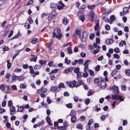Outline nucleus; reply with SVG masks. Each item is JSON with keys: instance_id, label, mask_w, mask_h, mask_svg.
Listing matches in <instances>:
<instances>
[{"instance_id": "cd10ccee", "label": "nucleus", "mask_w": 130, "mask_h": 130, "mask_svg": "<svg viewBox=\"0 0 130 130\" xmlns=\"http://www.w3.org/2000/svg\"><path fill=\"white\" fill-rule=\"evenodd\" d=\"M61 87H62L63 88H66V87L64 86V84L62 83H60L58 86L59 88H60Z\"/></svg>"}, {"instance_id": "423d86ee", "label": "nucleus", "mask_w": 130, "mask_h": 130, "mask_svg": "<svg viewBox=\"0 0 130 130\" xmlns=\"http://www.w3.org/2000/svg\"><path fill=\"white\" fill-rule=\"evenodd\" d=\"M89 18L91 22H92L94 18L96 19L97 18V16L96 14H94L93 12H90L89 14Z\"/></svg>"}, {"instance_id": "f8f14e48", "label": "nucleus", "mask_w": 130, "mask_h": 130, "mask_svg": "<svg viewBox=\"0 0 130 130\" xmlns=\"http://www.w3.org/2000/svg\"><path fill=\"white\" fill-rule=\"evenodd\" d=\"M50 90L52 92H57L58 91V87L57 86L52 87Z\"/></svg>"}, {"instance_id": "4d7b16f0", "label": "nucleus", "mask_w": 130, "mask_h": 130, "mask_svg": "<svg viewBox=\"0 0 130 130\" xmlns=\"http://www.w3.org/2000/svg\"><path fill=\"white\" fill-rule=\"evenodd\" d=\"M79 19L81 20L82 22H83L85 19L83 15L79 16Z\"/></svg>"}, {"instance_id": "dca6fc26", "label": "nucleus", "mask_w": 130, "mask_h": 130, "mask_svg": "<svg viewBox=\"0 0 130 130\" xmlns=\"http://www.w3.org/2000/svg\"><path fill=\"white\" fill-rule=\"evenodd\" d=\"M62 22L64 25H66L69 23V20L67 19V18L64 17L62 21Z\"/></svg>"}, {"instance_id": "864d4df0", "label": "nucleus", "mask_w": 130, "mask_h": 130, "mask_svg": "<svg viewBox=\"0 0 130 130\" xmlns=\"http://www.w3.org/2000/svg\"><path fill=\"white\" fill-rule=\"evenodd\" d=\"M17 76L15 75H13L11 76V78L13 80H15L17 79Z\"/></svg>"}, {"instance_id": "5fc2aeb1", "label": "nucleus", "mask_w": 130, "mask_h": 130, "mask_svg": "<svg viewBox=\"0 0 130 130\" xmlns=\"http://www.w3.org/2000/svg\"><path fill=\"white\" fill-rule=\"evenodd\" d=\"M100 68V66L99 65H97L95 68V70L96 71H99Z\"/></svg>"}, {"instance_id": "f03ea898", "label": "nucleus", "mask_w": 130, "mask_h": 130, "mask_svg": "<svg viewBox=\"0 0 130 130\" xmlns=\"http://www.w3.org/2000/svg\"><path fill=\"white\" fill-rule=\"evenodd\" d=\"M88 33L85 31H84L82 32L81 36H80L79 38L82 42L86 41L88 37Z\"/></svg>"}, {"instance_id": "052dcab7", "label": "nucleus", "mask_w": 130, "mask_h": 130, "mask_svg": "<svg viewBox=\"0 0 130 130\" xmlns=\"http://www.w3.org/2000/svg\"><path fill=\"white\" fill-rule=\"evenodd\" d=\"M126 87L124 85H122V86L121 88L122 90L123 91H125L126 90Z\"/></svg>"}, {"instance_id": "2eb2a0df", "label": "nucleus", "mask_w": 130, "mask_h": 130, "mask_svg": "<svg viewBox=\"0 0 130 130\" xmlns=\"http://www.w3.org/2000/svg\"><path fill=\"white\" fill-rule=\"evenodd\" d=\"M46 121L48 123V124L52 126L53 124L51 122V119L50 117L48 116H47L46 117Z\"/></svg>"}, {"instance_id": "9d476101", "label": "nucleus", "mask_w": 130, "mask_h": 130, "mask_svg": "<svg viewBox=\"0 0 130 130\" xmlns=\"http://www.w3.org/2000/svg\"><path fill=\"white\" fill-rule=\"evenodd\" d=\"M114 93L117 94L119 92V88L118 87L114 85L112 88Z\"/></svg>"}, {"instance_id": "6e6552de", "label": "nucleus", "mask_w": 130, "mask_h": 130, "mask_svg": "<svg viewBox=\"0 0 130 130\" xmlns=\"http://www.w3.org/2000/svg\"><path fill=\"white\" fill-rule=\"evenodd\" d=\"M48 91L47 89L43 86L38 90V92L39 93L42 92L43 93H46Z\"/></svg>"}, {"instance_id": "8fccbe9b", "label": "nucleus", "mask_w": 130, "mask_h": 130, "mask_svg": "<svg viewBox=\"0 0 130 130\" xmlns=\"http://www.w3.org/2000/svg\"><path fill=\"white\" fill-rule=\"evenodd\" d=\"M76 127L78 129H82V126L81 124H78L76 125Z\"/></svg>"}, {"instance_id": "b1692460", "label": "nucleus", "mask_w": 130, "mask_h": 130, "mask_svg": "<svg viewBox=\"0 0 130 130\" xmlns=\"http://www.w3.org/2000/svg\"><path fill=\"white\" fill-rule=\"evenodd\" d=\"M21 51V50H18L17 51V52L15 53V54L14 55L13 57V60L15 58L16 56L18 55V54Z\"/></svg>"}, {"instance_id": "4c0bfd02", "label": "nucleus", "mask_w": 130, "mask_h": 130, "mask_svg": "<svg viewBox=\"0 0 130 130\" xmlns=\"http://www.w3.org/2000/svg\"><path fill=\"white\" fill-rule=\"evenodd\" d=\"M88 7L89 9L91 10L94 9L95 8V6L94 5L91 6L89 5L88 6Z\"/></svg>"}, {"instance_id": "e433bc0d", "label": "nucleus", "mask_w": 130, "mask_h": 130, "mask_svg": "<svg viewBox=\"0 0 130 130\" xmlns=\"http://www.w3.org/2000/svg\"><path fill=\"white\" fill-rule=\"evenodd\" d=\"M41 67V65H36L34 67V69L35 70H37L39 69Z\"/></svg>"}, {"instance_id": "ddd939ff", "label": "nucleus", "mask_w": 130, "mask_h": 130, "mask_svg": "<svg viewBox=\"0 0 130 130\" xmlns=\"http://www.w3.org/2000/svg\"><path fill=\"white\" fill-rule=\"evenodd\" d=\"M58 5L57 4H55L54 3H51L50 5V6L51 9L53 10H55L57 9Z\"/></svg>"}, {"instance_id": "c9c22d12", "label": "nucleus", "mask_w": 130, "mask_h": 130, "mask_svg": "<svg viewBox=\"0 0 130 130\" xmlns=\"http://www.w3.org/2000/svg\"><path fill=\"white\" fill-rule=\"evenodd\" d=\"M65 62L67 64H69L70 62V60H68V58L66 57L65 59Z\"/></svg>"}, {"instance_id": "bf43d9fd", "label": "nucleus", "mask_w": 130, "mask_h": 130, "mask_svg": "<svg viewBox=\"0 0 130 130\" xmlns=\"http://www.w3.org/2000/svg\"><path fill=\"white\" fill-rule=\"evenodd\" d=\"M6 103V101L5 100H4L2 103V106L4 107L5 106Z\"/></svg>"}, {"instance_id": "bb28decb", "label": "nucleus", "mask_w": 130, "mask_h": 130, "mask_svg": "<svg viewBox=\"0 0 130 130\" xmlns=\"http://www.w3.org/2000/svg\"><path fill=\"white\" fill-rule=\"evenodd\" d=\"M17 79L19 81H23L24 80V78L21 75L19 76H18Z\"/></svg>"}, {"instance_id": "f3484780", "label": "nucleus", "mask_w": 130, "mask_h": 130, "mask_svg": "<svg viewBox=\"0 0 130 130\" xmlns=\"http://www.w3.org/2000/svg\"><path fill=\"white\" fill-rule=\"evenodd\" d=\"M34 56V57H33L32 58H31L30 59V61H34L35 62H36L37 59V56H35V55H32Z\"/></svg>"}, {"instance_id": "c85d7f7f", "label": "nucleus", "mask_w": 130, "mask_h": 130, "mask_svg": "<svg viewBox=\"0 0 130 130\" xmlns=\"http://www.w3.org/2000/svg\"><path fill=\"white\" fill-rule=\"evenodd\" d=\"M118 71L116 69H115L113 70L111 72V74L112 76L115 75Z\"/></svg>"}, {"instance_id": "473e14b6", "label": "nucleus", "mask_w": 130, "mask_h": 130, "mask_svg": "<svg viewBox=\"0 0 130 130\" xmlns=\"http://www.w3.org/2000/svg\"><path fill=\"white\" fill-rule=\"evenodd\" d=\"M100 80H99L98 78H95L94 80V82L95 84H98V83L99 82Z\"/></svg>"}, {"instance_id": "39448f33", "label": "nucleus", "mask_w": 130, "mask_h": 130, "mask_svg": "<svg viewBox=\"0 0 130 130\" xmlns=\"http://www.w3.org/2000/svg\"><path fill=\"white\" fill-rule=\"evenodd\" d=\"M80 30L78 29L75 30L73 34V37L76 38H79L80 36Z\"/></svg>"}, {"instance_id": "c756f323", "label": "nucleus", "mask_w": 130, "mask_h": 130, "mask_svg": "<svg viewBox=\"0 0 130 130\" xmlns=\"http://www.w3.org/2000/svg\"><path fill=\"white\" fill-rule=\"evenodd\" d=\"M76 61H77V63L80 64H82L83 62V60L82 59H79L78 60H76Z\"/></svg>"}, {"instance_id": "774afa93", "label": "nucleus", "mask_w": 130, "mask_h": 130, "mask_svg": "<svg viewBox=\"0 0 130 130\" xmlns=\"http://www.w3.org/2000/svg\"><path fill=\"white\" fill-rule=\"evenodd\" d=\"M114 58H115L117 59H118L120 57L119 56L118 54H115L113 55Z\"/></svg>"}, {"instance_id": "ea45409f", "label": "nucleus", "mask_w": 130, "mask_h": 130, "mask_svg": "<svg viewBox=\"0 0 130 130\" xmlns=\"http://www.w3.org/2000/svg\"><path fill=\"white\" fill-rule=\"evenodd\" d=\"M95 35L93 33L91 34L89 36V38L90 40H92L94 37Z\"/></svg>"}, {"instance_id": "58836bf2", "label": "nucleus", "mask_w": 130, "mask_h": 130, "mask_svg": "<svg viewBox=\"0 0 130 130\" xmlns=\"http://www.w3.org/2000/svg\"><path fill=\"white\" fill-rule=\"evenodd\" d=\"M125 74L127 75L130 76V70L127 69L125 71Z\"/></svg>"}, {"instance_id": "a211bd4d", "label": "nucleus", "mask_w": 130, "mask_h": 130, "mask_svg": "<svg viewBox=\"0 0 130 130\" xmlns=\"http://www.w3.org/2000/svg\"><path fill=\"white\" fill-rule=\"evenodd\" d=\"M113 42V40L111 39H107L106 41V43L107 44H111Z\"/></svg>"}, {"instance_id": "680f3d73", "label": "nucleus", "mask_w": 130, "mask_h": 130, "mask_svg": "<svg viewBox=\"0 0 130 130\" xmlns=\"http://www.w3.org/2000/svg\"><path fill=\"white\" fill-rule=\"evenodd\" d=\"M26 87V86L24 84H21L20 86V87L21 88H25Z\"/></svg>"}, {"instance_id": "c03bdc74", "label": "nucleus", "mask_w": 130, "mask_h": 130, "mask_svg": "<svg viewBox=\"0 0 130 130\" xmlns=\"http://www.w3.org/2000/svg\"><path fill=\"white\" fill-rule=\"evenodd\" d=\"M67 50H68V53L70 54L72 53V48L71 47H69L67 48Z\"/></svg>"}, {"instance_id": "de8ad7c7", "label": "nucleus", "mask_w": 130, "mask_h": 130, "mask_svg": "<svg viewBox=\"0 0 130 130\" xmlns=\"http://www.w3.org/2000/svg\"><path fill=\"white\" fill-rule=\"evenodd\" d=\"M114 51H115V52L117 53H119L120 52V50L119 49V48L118 47H116L115 48L114 50Z\"/></svg>"}, {"instance_id": "72a5a7b5", "label": "nucleus", "mask_w": 130, "mask_h": 130, "mask_svg": "<svg viewBox=\"0 0 130 130\" xmlns=\"http://www.w3.org/2000/svg\"><path fill=\"white\" fill-rule=\"evenodd\" d=\"M75 112L74 110H72L71 111V112L70 114V115L71 116H75L74 115H75Z\"/></svg>"}, {"instance_id": "393cba45", "label": "nucleus", "mask_w": 130, "mask_h": 130, "mask_svg": "<svg viewBox=\"0 0 130 130\" xmlns=\"http://www.w3.org/2000/svg\"><path fill=\"white\" fill-rule=\"evenodd\" d=\"M38 39L37 38H33L31 40V43L33 44H36L37 42Z\"/></svg>"}, {"instance_id": "49530a36", "label": "nucleus", "mask_w": 130, "mask_h": 130, "mask_svg": "<svg viewBox=\"0 0 130 130\" xmlns=\"http://www.w3.org/2000/svg\"><path fill=\"white\" fill-rule=\"evenodd\" d=\"M21 35V34L19 32H18V34L15 35V36H14V37H13V39H14L16 38H17L18 37L20 36Z\"/></svg>"}, {"instance_id": "603ef678", "label": "nucleus", "mask_w": 130, "mask_h": 130, "mask_svg": "<svg viewBox=\"0 0 130 130\" xmlns=\"http://www.w3.org/2000/svg\"><path fill=\"white\" fill-rule=\"evenodd\" d=\"M93 46L95 48L97 49H99L100 48V47L96 43H94L93 44Z\"/></svg>"}, {"instance_id": "2f4dec72", "label": "nucleus", "mask_w": 130, "mask_h": 130, "mask_svg": "<svg viewBox=\"0 0 130 130\" xmlns=\"http://www.w3.org/2000/svg\"><path fill=\"white\" fill-rule=\"evenodd\" d=\"M58 70V69H55L54 70H52L50 73V75H51L52 74L57 73Z\"/></svg>"}, {"instance_id": "0e129e2a", "label": "nucleus", "mask_w": 130, "mask_h": 130, "mask_svg": "<svg viewBox=\"0 0 130 130\" xmlns=\"http://www.w3.org/2000/svg\"><path fill=\"white\" fill-rule=\"evenodd\" d=\"M99 25H95L94 27V30L95 31L98 30L99 28Z\"/></svg>"}, {"instance_id": "09e8293b", "label": "nucleus", "mask_w": 130, "mask_h": 130, "mask_svg": "<svg viewBox=\"0 0 130 130\" xmlns=\"http://www.w3.org/2000/svg\"><path fill=\"white\" fill-rule=\"evenodd\" d=\"M79 68L77 67L76 68H75L74 70V73H78L79 72Z\"/></svg>"}, {"instance_id": "3c124183", "label": "nucleus", "mask_w": 130, "mask_h": 130, "mask_svg": "<svg viewBox=\"0 0 130 130\" xmlns=\"http://www.w3.org/2000/svg\"><path fill=\"white\" fill-rule=\"evenodd\" d=\"M90 102V100L89 98L87 99L85 101V104L86 105H88Z\"/></svg>"}, {"instance_id": "f704fd0d", "label": "nucleus", "mask_w": 130, "mask_h": 130, "mask_svg": "<svg viewBox=\"0 0 130 130\" xmlns=\"http://www.w3.org/2000/svg\"><path fill=\"white\" fill-rule=\"evenodd\" d=\"M92 123H93V121L92 119L90 120H89L88 124V128L89 129H90V127L89 126V125H91Z\"/></svg>"}, {"instance_id": "9b49d317", "label": "nucleus", "mask_w": 130, "mask_h": 130, "mask_svg": "<svg viewBox=\"0 0 130 130\" xmlns=\"http://www.w3.org/2000/svg\"><path fill=\"white\" fill-rule=\"evenodd\" d=\"M10 107L11 114V115L14 114L15 113V107L13 105Z\"/></svg>"}, {"instance_id": "6e6d98bb", "label": "nucleus", "mask_w": 130, "mask_h": 130, "mask_svg": "<svg viewBox=\"0 0 130 130\" xmlns=\"http://www.w3.org/2000/svg\"><path fill=\"white\" fill-rule=\"evenodd\" d=\"M77 77L78 78H80L82 76V73L80 72H79L77 73Z\"/></svg>"}, {"instance_id": "13d9d810", "label": "nucleus", "mask_w": 130, "mask_h": 130, "mask_svg": "<svg viewBox=\"0 0 130 130\" xmlns=\"http://www.w3.org/2000/svg\"><path fill=\"white\" fill-rule=\"evenodd\" d=\"M74 100L75 102H77L78 100V98L77 96H75L73 97Z\"/></svg>"}, {"instance_id": "6ab92c4d", "label": "nucleus", "mask_w": 130, "mask_h": 130, "mask_svg": "<svg viewBox=\"0 0 130 130\" xmlns=\"http://www.w3.org/2000/svg\"><path fill=\"white\" fill-rule=\"evenodd\" d=\"M108 117V115H102L100 117L101 120L102 121H103L105 120V118Z\"/></svg>"}, {"instance_id": "a18cd8bd", "label": "nucleus", "mask_w": 130, "mask_h": 130, "mask_svg": "<svg viewBox=\"0 0 130 130\" xmlns=\"http://www.w3.org/2000/svg\"><path fill=\"white\" fill-rule=\"evenodd\" d=\"M25 27L27 29H29L30 27V25L28 23H26L24 25Z\"/></svg>"}, {"instance_id": "7c9ffc66", "label": "nucleus", "mask_w": 130, "mask_h": 130, "mask_svg": "<svg viewBox=\"0 0 130 130\" xmlns=\"http://www.w3.org/2000/svg\"><path fill=\"white\" fill-rule=\"evenodd\" d=\"M57 128L60 130H66L67 129L66 127H64L63 126H58Z\"/></svg>"}, {"instance_id": "a19ab883", "label": "nucleus", "mask_w": 130, "mask_h": 130, "mask_svg": "<svg viewBox=\"0 0 130 130\" xmlns=\"http://www.w3.org/2000/svg\"><path fill=\"white\" fill-rule=\"evenodd\" d=\"M67 107L68 108H72V105L71 103H69L66 105Z\"/></svg>"}, {"instance_id": "20e7f679", "label": "nucleus", "mask_w": 130, "mask_h": 130, "mask_svg": "<svg viewBox=\"0 0 130 130\" xmlns=\"http://www.w3.org/2000/svg\"><path fill=\"white\" fill-rule=\"evenodd\" d=\"M122 96H120L118 95H112L111 98L112 99L116 100H120L121 101H124V99L123 98H122Z\"/></svg>"}, {"instance_id": "79ce46f5", "label": "nucleus", "mask_w": 130, "mask_h": 130, "mask_svg": "<svg viewBox=\"0 0 130 130\" xmlns=\"http://www.w3.org/2000/svg\"><path fill=\"white\" fill-rule=\"evenodd\" d=\"M41 104L42 106H44V107L46 108H48L47 104H46L44 103L43 102H42L41 103Z\"/></svg>"}, {"instance_id": "a878e982", "label": "nucleus", "mask_w": 130, "mask_h": 130, "mask_svg": "<svg viewBox=\"0 0 130 130\" xmlns=\"http://www.w3.org/2000/svg\"><path fill=\"white\" fill-rule=\"evenodd\" d=\"M71 120L72 122L73 123L76 120V118L75 116H72L71 118Z\"/></svg>"}, {"instance_id": "412c9836", "label": "nucleus", "mask_w": 130, "mask_h": 130, "mask_svg": "<svg viewBox=\"0 0 130 130\" xmlns=\"http://www.w3.org/2000/svg\"><path fill=\"white\" fill-rule=\"evenodd\" d=\"M124 45H126L125 42L124 41H121L119 43V46L120 47H122Z\"/></svg>"}, {"instance_id": "7ed1b4c3", "label": "nucleus", "mask_w": 130, "mask_h": 130, "mask_svg": "<svg viewBox=\"0 0 130 130\" xmlns=\"http://www.w3.org/2000/svg\"><path fill=\"white\" fill-rule=\"evenodd\" d=\"M67 85L70 88H73L74 87H77L79 86L78 83L75 80H73L70 82H67Z\"/></svg>"}, {"instance_id": "5701e85b", "label": "nucleus", "mask_w": 130, "mask_h": 130, "mask_svg": "<svg viewBox=\"0 0 130 130\" xmlns=\"http://www.w3.org/2000/svg\"><path fill=\"white\" fill-rule=\"evenodd\" d=\"M47 62L45 60H40L39 63L41 64V65H44Z\"/></svg>"}, {"instance_id": "37998d69", "label": "nucleus", "mask_w": 130, "mask_h": 130, "mask_svg": "<svg viewBox=\"0 0 130 130\" xmlns=\"http://www.w3.org/2000/svg\"><path fill=\"white\" fill-rule=\"evenodd\" d=\"M12 104V101L11 100L8 101V106L10 107H11Z\"/></svg>"}, {"instance_id": "4468645a", "label": "nucleus", "mask_w": 130, "mask_h": 130, "mask_svg": "<svg viewBox=\"0 0 130 130\" xmlns=\"http://www.w3.org/2000/svg\"><path fill=\"white\" fill-rule=\"evenodd\" d=\"M72 69L71 67H69L67 69H66L64 70V73L66 74H68L69 72L72 71Z\"/></svg>"}, {"instance_id": "338daca9", "label": "nucleus", "mask_w": 130, "mask_h": 130, "mask_svg": "<svg viewBox=\"0 0 130 130\" xmlns=\"http://www.w3.org/2000/svg\"><path fill=\"white\" fill-rule=\"evenodd\" d=\"M89 72L90 74L91 75H94V73L93 71L91 70H89Z\"/></svg>"}, {"instance_id": "e2e57ef3", "label": "nucleus", "mask_w": 130, "mask_h": 130, "mask_svg": "<svg viewBox=\"0 0 130 130\" xmlns=\"http://www.w3.org/2000/svg\"><path fill=\"white\" fill-rule=\"evenodd\" d=\"M53 13L51 14H50L48 18V19L49 21H50L52 19L53 17Z\"/></svg>"}, {"instance_id": "aec40b11", "label": "nucleus", "mask_w": 130, "mask_h": 130, "mask_svg": "<svg viewBox=\"0 0 130 130\" xmlns=\"http://www.w3.org/2000/svg\"><path fill=\"white\" fill-rule=\"evenodd\" d=\"M91 62L90 60H87L85 61V63L84 64L85 66H88L89 63H90Z\"/></svg>"}, {"instance_id": "1a4fd4ad", "label": "nucleus", "mask_w": 130, "mask_h": 130, "mask_svg": "<svg viewBox=\"0 0 130 130\" xmlns=\"http://www.w3.org/2000/svg\"><path fill=\"white\" fill-rule=\"evenodd\" d=\"M128 8L127 7H125L123 8V12H121L120 13V14L121 16L124 15L127 12H128Z\"/></svg>"}, {"instance_id": "f257e3e1", "label": "nucleus", "mask_w": 130, "mask_h": 130, "mask_svg": "<svg viewBox=\"0 0 130 130\" xmlns=\"http://www.w3.org/2000/svg\"><path fill=\"white\" fill-rule=\"evenodd\" d=\"M55 30H57L56 33L55 31L53 33V37H56V38L58 39L61 38L62 37V34L61 33V31L60 29L59 28H57Z\"/></svg>"}, {"instance_id": "0eeeda50", "label": "nucleus", "mask_w": 130, "mask_h": 130, "mask_svg": "<svg viewBox=\"0 0 130 130\" xmlns=\"http://www.w3.org/2000/svg\"><path fill=\"white\" fill-rule=\"evenodd\" d=\"M106 84L105 82L103 81L101 78L98 83V86L99 87L101 88H104L106 87Z\"/></svg>"}, {"instance_id": "4be33fe9", "label": "nucleus", "mask_w": 130, "mask_h": 130, "mask_svg": "<svg viewBox=\"0 0 130 130\" xmlns=\"http://www.w3.org/2000/svg\"><path fill=\"white\" fill-rule=\"evenodd\" d=\"M24 109V106H21L20 107H19L18 108L17 111L18 112H23V110Z\"/></svg>"}, {"instance_id": "69168bd1", "label": "nucleus", "mask_w": 130, "mask_h": 130, "mask_svg": "<svg viewBox=\"0 0 130 130\" xmlns=\"http://www.w3.org/2000/svg\"><path fill=\"white\" fill-rule=\"evenodd\" d=\"M32 3V0L29 1H28L27 4H26V6L29 5L31 4Z\"/></svg>"}]
</instances>
